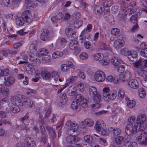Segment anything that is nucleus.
Returning <instances> with one entry per match:
<instances>
[{
	"label": "nucleus",
	"instance_id": "f257e3e1",
	"mask_svg": "<svg viewBox=\"0 0 147 147\" xmlns=\"http://www.w3.org/2000/svg\"><path fill=\"white\" fill-rule=\"evenodd\" d=\"M129 123L126 126L125 132L128 136L136 133L139 129L145 130L147 128V118L144 114L138 115L136 119L134 116L128 118Z\"/></svg>",
	"mask_w": 147,
	"mask_h": 147
},
{
	"label": "nucleus",
	"instance_id": "f03ea898",
	"mask_svg": "<svg viewBox=\"0 0 147 147\" xmlns=\"http://www.w3.org/2000/svg\"><path fill=\"white\" fill-rule=\"evenodd\" d=\"M140 131V135L137 137L136 140L139 144L142 145H147V133L145 130H141Z\"/></svg>",
	"mask_w": 147,
	"mask_h": 147
},
{
	"label": "nucleus",
	"instance_id": "7ed1b4c3",
	"mask_svg": "<svg viewBox=\"0 0 147 147\" xmlns=\"http://www.w3.org/2000/svg\"><path fill=\"white\" fill-rule=\"evenodd\" d=\"M92 99L95 103L91 105V107L94 109L100 108L102 105L100 104V102L102 100L100 95L99 93H97L92 97Z\"/></svg>",
	"mask_w": 147,
	"mask_h": 147
},
{
	"label": "nucleus",
	"instance_id": "20e7f679",
	"mask_svg": "<svg viewBox=\"0 0 147 147\" xmlns=\"http://www.w3.org/2000/svg\"><path fill=\"white\" fill-rule=\"evenodd\" d=\"M34 16H32L28 10H26L22 14V18L24 21L30 23L32 21Z\"/></svg>",
	"mask_w": 147,
	"mask_h": 147
},
{
	"label": "nucleus",
	"instance_id": "39448f33",
	"mask_svg": "<svg viewBox=\"0 0 147 147\" xmlns=\"http://www.w3.org/2000/svg\"><path fill=\"white\" fill-rule=\"evenodd\" d=\"M75 96L76 101L79 103L83 108H86L88 101L87 99H85L83 96L81 94H77Z\"/></svg>",
	"mask_w": 147,
	"mask_h": 147
},
{
	"label": "nucleus",
	"instance_id": "423d86ee",
	"mask_svg": "<svg viewBox=\"0 0 147 147\" xmlns=\"http://www.w3.org/2000/svg\"><path fill=\"white\" fill-rule=\"evenodd\" d=\"M106 76L105 73L100 70H98L95 73L94 78L98 82H101L104 81Z\"/></svg>",
	"mask_w": 147,
	"mask_h": 147
},
{
	"label": "nucleus",
	"instance_id": "0eeeda50",
	"mask_svg": "<svg viewBox=\"0 0 147 147\" xmlns=\"http://www.w3.org/2000/svg\"><path fill=\"white\" fill-rule=\"evenodd\" d=\"M65 125L67 128L71 129V131L79 134V132L76 130L78 127V125L76 123H73L70 121H68L66 123Z\"/></svg>",
	"mask_w": 147,
	"mask_h": 147
},
{
	"label": "nucleus",
	"instance_id": "6e6552de",
	"mask_svg": "<svg viewBox=\"0 0 147 147\" xmlns=\"http://www.w3.org/2000/svg\"><path fill=\"white\" fill-rule=\"evenodd\" d=\"M21 0H0L1 3V5L6 6L16 5Z\"/></svg>",
	"mask_w": 147,
	"mask_h": 147
},
{
	"label": "nucleus",
	"instance_id": "1a4fd4ad",
	"mask_svg": "<svg viewBox=\"0 0 147 147\" xmlns=\"http://www.w3.org/2000/svg\"><path fill=\"white\" fill-rule=\"evenodd\" d=\"M76 133L77 134H74L72 136H69L66 138V141L68 143L73 144L80 140V138L77 136L79 134L77 133Z\"/></svg>",
	"mask_w": 147,
	"mask_h": 147
},
{
	"label": "nucleus",
	"instance_id": "9d476101",
	"mask_svg": "<svg viewBox=\"0 0 147 147\" xmlns=\"http://www.w3.org/2000/svg\"><path fill=\"white\" fill-rule=\"evenodd\" d=\"M94 127L97 131H100L102 129L105 130L106 128V126L103 121L99 120L96 122Z\"/></svg>",
	"mask_w": 147,
	"mask_h": 147
},
{
	"label": "nucleus",
	"instance_id": "9b49d317",
	"mask_svg": "<svg viewBox=\"0 0 147 147\" xmlns=\"http://www.w3.org/2000/svg\"><path fill=\"white\" fill-rule=\"evenodd\" d=\"M119 76L121 81L124 82L129 80L131 77V74L129 71L126 70L123 74H121Z\"/></svg>",
	"mask_w": 147,
	"mask_h": 147
},
{
	"label": "nucleus",
	"instance_id": "f8f14e48",
	"mask_svg": "<svg viewBox=\"0 0 147 147\" xmlns=\"http://www.w3.org/2000/svg\"><path fill=\"white\" fill-rule=\"evenodd\" d=\"M10 100L13 105L19 106H22L23 105V102L18 97L16 96H11L10 98Z\"/></svg>",
	"mask_w": 147,
	"mask_h": 147
},
{
	"label": "nucleus",
	"instance_id": "ddd939ff",
	"mask_svg": "<svg viewBox=\"0 0 147 147\" xmlns=\"http://www.w3.org/2000/svg\"><path fill=\"white\" fill-rule=\"evenodd\" d=\"M25 144L28 147H34L36 145L34 139L30 137H27L24 140Z\"/></svg>",
	"mask_w": 147,
	"mask_h": 147
},
{
	"label": "nucleus",
	"instance_id": "4468645a",
	"mask_svg": "<svg viewBox=\"0 0 147 147\" xmlns=\"http://www.w3.org/2000/svg\"><path fill=\"white\" fill-rule=\"evenodd\" d=\"M63 17V15L61 12H59L55 16L53 17L51 20L55 24V26L57 27L58 26V24H57L59 21L61 20Z\"/></svg>",
	"mask_w": 147,
	"mask_h": 147
},
{
	"label": "nucleus",
	"instance_id": "2eb2a0df",
	"mask_svg": "<svg viewBox=\"0 0 147 147\" xmlns=\"http://www.w3.org/2000/svg\"><path fill=\"white\" fill-rule=\"evenodd\" d=\"M16 59L17 60H20L19 62L18 63L19 64L28 63V57L25 54L20 53V56L17 57Z\"/></svg>",
	"mask_w": 147,
	"mask_h": 147
},
{
	"label": "nucleus",
	"instance_id": "dca6fc26",
	"mask_svg": "<svg viewBox=\"0 0 147 147\" xmlns=\"http://www.w3.org/2000/svg\"><path fill=\"white\" fill-rule=\"evenodd\" d=\"M23 104L27 108H32L35 107L34 101L28 98H24Z\"/></svg>",
	"mask_w": 147,
	"mask_h": 147
},
{
	"label": "nucleus",
	"instance_id": "f3484780",
	"mask_svg": "<svg viewBox=\"0 0 147 147\" xmlns=\"http://www.w3.org/2000/svg\"><path fill=\"white\" fill-rule=\"evenodd\" d=\"M41 131L42 135L41 139V142L42 144L44 145L46 142L47 136V134L45 132V129L44 127L41 129Z\"/></svg>",
	"mask_w": 147,
	"mask_h": 147
},
{
	"label": "nucleus",
	"instance_id": "a211bd4d",
	"mask_svg": "<svg viewBox=\"0 0 147 147\" xmlns=\"http://www.w3.org/2000/svg\"><path fill=\"white\" fill-rule=\"evenodd\" d=\"M15 82L14 78L12 76L7 77L5 80V85L9 87L12 85Z\"/></svg>",
	"mask_w": 147,
	"mask_h": 147
},
{
	"label": "nucleus",
	"instance_id": "6ab92c4d",
	"mask_svg": "<svg viewBox=\"0 0 147 147\" xmlns=\"http://www.w3.org/2000/svg\"><path fill=\"white\" fill-rule=\"evenodd\" d=\"M65 33L68 37L76 38V32L73 31L71 28H67L66 29Z\"/></svg>",
	"mask_w": 147,
	"mask_h": 147
},
{
	"label": "nucleus",
	"instance_id": "aec40b11",
	"mask_svg": "<svg viewBox=\"0 0 147 147\" xmlns=\"http://www.w3.org/2000/svg\"><path fill=\"white\" fill-rule=\"evenodd\" d=\"M128 84L130 87L134 89L137 88L138 86V81L135 79H132L130 80L128 82Z\"/></svg>",
	"mask_w": 147,
	"mask_h": 147
},
{
	"label": "nucleus",
	"instance_id": "412c9836",
	"mask_svg": "<svg viewBox=\"0 0 147 147\" xmlns=\"http://www.w3.org/2000/svg\"><path fill=\"white\" fill-rule=\"evenodd\" d=\"M49 34V31L47 29H43L40 35V38L43 40H47L48 39Z\"/></svg>",
	"mask_w": 147,
	"mask_h": 147
},
{
	"label": "nucleus",
	"instance_id": "4be33fe9",
	"mask_svg": "<svg viewBox=\"0 0 147 147\" xmlns=\"http://www.w3.org/2000/svg\"><path fill=\"white\" fill-rule=\"evenodd\" d=\"M128 58L130 60L133 61L134 58H136L137 56L136 51H128L127 53Z\"/></svg>",
	"mask_w": 147,
	"mask_h": 147
},
{
	"label": "nucleus",
	"instance_id": "5701e85b",
	"mask_svg": "<svg viewBox=\"0 0 147 147\" xmlns=\"http://www.w3.org/2000/svg\"><path fill=\"white\" fill-rule=\"evenodd\" d=\"M26 71L28 74H33L35 70V68L33 65L28 64L26 66Z\"/></svg>",
	"mask_w": 147,
	"mask_h": 147
},
{
	"label": "nucleus",
	"instance_id": "b1692460",
	"mask_svg": "<svg viewBox=\"0 0 147 147\" xmlns=\"http://www.w3.org/2000/svg\"><path fill=\"white\" fill-rule=\"evenodd\" d=\"M117 92L115 91H111L108 95L107 98L105 99L106 100H113L115 99L117 96Z\"/></svg>",
	"mask_w": 147,
	"mask_h": 147
},
{
	"label": "nucleus",
	"instance_id": "393cba45",
	"mask_svg": "<svg viewBox=\"0 0 147 147\" xmlns=\"http://www.w3.org/2000/svg\"><path fill=\"white\" fill-rule=\"evenodd\" d=\"M105 9L104 7L98 5L96 6L94 9V12L98 15L101 14Z\"/></svg>",
	"mask_w": 147,
	"mask_h": 147
},
{
	"label": "nucleus",
	"instance_id": "a878e982",
	"mask_svg": "<svg viewBox=\"0 0 147 147\" xmlns=\"http://www.w3.org/2000/svg\"><path fill=\"white\" fill-rule=\"evenodd\" d=\"M78 46V41L75 40H72L70 42L69 47L71 50H74L77 49Z\"/></svg>",
	"mask_w": 147,
	"mask_h": 147
},
{
	"label": "nucleus",
	"instance_id": "bb28decb",
	"mask_svg": "<svg viewBox=\"0 0 147 147\" xmlns=\"http://www.w3.org/2000/svg\"><path fill=\"white\" fill-rule=\"evenodd\" d=\"M76 88L74 86H70L68 89L67 94L69 96H73L76 94Z\"/></svg>",
	"mask_w": 147,
	"mask_h": 147
},
{
	"label": "nucleus",
	"instance_id": "cd10ccee",
	"mask_svg": "<svg viewBox=\"0 0 147 147\" xmlns=\"http://www.w3.org/2000/svg\"><path fill=\"white\" fill-rule=\"evenodd\" d=\"M137 74L141 77L143 78L144 79L146 76V74L147 72L143 68H139L138 69L137 71Z\"/></svg>",
	"mask_w": 147,
	"mask_h": 147
},
{
	"label": "nucleus",
	"instance_id": "c85d7f7f",
	"mask_svg": "<svg viewBox=\"0 0 147 147\" xmlns=\"http://www.w3.org/2000/svg\"><path fill=\"white\" fill-rule=\"evenodd\" d=\"M40 74L41 76L44 79L49 80L51 78V73L47 71H42Z\"/></svg>",
	"mask_w": 147,
	"mask_h": 147
},
{
	"label": "nucleus",
	"instance_id": "c756f323",
	"mask_svg": "<svg viewBox=\"0 0 147 147\" xmlns=\"http://www.w3.org/2000/svg\"><path fill=\"white\" fill-rule=\"evenodd\" d=\"M122 62V60L116 57H113L111 60V63L115 66H118Z\"/></svg>",
	"mask_w": 147,
	"mask_h": 147
},
{
	"label": "nucleus",
	"instance_id": "7c9ffc66",
	"mask_svg": "<svg viewBox=\"0 0 147 147\" xmlns=\"http://www.w3.org/2000/svg\"><path fill=\"white\" fill-rule=\"evenodd\" d=\"M18 106L15 105H12L10 107V110L13 113H16L18 112L20 110Z\"/></svg>",
	"mask_w": 147,
	"mask_h": 147
},
{
	"label": "nucleus",
	"instance_id": "2f4dec72",
	"mask_svg": "<svg viewBox=\"0 0 147 147\" xmlns=\"http://www.w3.org/2000/svg\"><path fill=\"white\" fill-rule=\"evenodd\" d=\"M123 41L119 40H115L114 44V47L117 49L123 47Z\"/></svg>",
	"mask_w": 147,
	"mask_h": 147
},
{
	"label": "nucleus",
	"instance_id": "473e14b6",
	"mask_svg": "<svg viewBox=\"0 0 147 147\" xmlns=\"http://www.w3.org/2000/svg\"><path fill=\"white\" fill-rule=\"evenodd\" d=\"M93 57L96 61H100L103 59L104 55L101 53H96L94 55Z\"/></svg>",
	"mask_w": 147,
	"mask_h": 147
},
{
	"label": "nucleus",
	"instance_id": "72a5a7b5",
	"mask_svg": "<svg viewBox=\"0 0 147 147\" xmlns=\"http://www.w3.org/2000/svg\"><path fill=\"white\" fill-rule=\"evenodd\" d=\"M25 3L30 7H35L37 5L36 1L32 0H25Z\"/></svg>",
	"mask_w": 147,
	"mask_h": 147
},
{
	"label": "nucleus",
	"instance_id": "f704fd0d",
	"mask_svg": "<svg viewBox=\"0 0 147 147\" xmlns=\"http://www.w3.org/2000/svg\"><path fill=\"white\" fill-rule=\"evenodd\" d=\"M97 90L93 86H91L89 88V94L92 97L97 94Z\"/></svg>",
	"mask_w": 147,
	"mask_h": 147
},
{
	"label": "nucleus",
	"instance_id": "c9c22d12",
	"mask_svg": "<svg viewBox=\"0 0 147 147\" xmlns=\"http://www.w3.org/2000/svg\"><path fill=\"white\" fill-rule=\"evenodd\" d=\"M80 104L76 101H73L71 105V108L73 109L79 110L80 108Z\"/></svg>",
	"mask_w": 147,
	"mask_h": 147
},
{
	"label": "nucleus",
	"instance_id": "e433bc0d",
	"mask_svg": "<svg viewBox=\"0 0 147 147\" xmlns=\"http://www.w3.org/2000/svg\"><path fill=\"white\" fill-rule=\"evenodd\" d=\"M103 96L104 99L107 98V97L111 91L110 90L109 88L108 87H105L103 89Z\"/></svg>",
	"mask_w": 147,
	"mask_h": 147
},
{
	"label": "nucleus",
	"instance_id": "4c0bfd02",
	"mask_svg": "<svg viewBox=\"0 0 147 147\" xmlns=\"http://www.w3.org/2000/svg\"><path fill=\"white\" fill-rule=\"evenodd\" d=\"M48 53V51L47 50L45 49H42L37 52V55L39 57L44 56V55L47 54Z\"/></svg>",
	"mask_w": 147,
	"mask_h": 147
},
{
	"label": "nucleus",
	"instance_id": "58836bf2",
	"mask_svg": "<svg viewBox=\"0 0 147 147\" xmlns=\"http://www.w3.org/2000/svg\"><path fill=\"white\" fill-rule=\"evenodd\" d=\"M46 129L48 131L49 133L53 136L55 137L56 136L55 131L53 128L48 125L46 127Z\"/></svg>",
	"mask_w": 147,
	"mask_h": 147
},
{
	"label": "nucleus",
	"instance_id": "ea45409f",
	"mask_svg": "<svg viewBox=\"0 0 147 147\" xmlns=\"http://www.w3.org/2000/svg\"><path fill=\"white\" fill-rule=\"evenodd\" d=\"M146 91L143 88L139 89L138 92V94L140 98H144L146 95Z\"/></svg>",
	"mask_w": 147,
	"mask_h": 147
},
{
	"label": "nucleus",
	"instance_id": "a19ab883",
	"mask_svg": "<svg viewBox=\"0 0 147 147\" xmlns=\"http://www.w3.org/2000/svg\"><path fill=\"white\" fill-rule=\"evenodd\" d=\"M84 140L86 142L91 144L93 142V139L92 136L90 135H87L84 137Z\"/></svg>",
	"mask_w": 147,
	"mask_h": 147
},
{
	"label": "nucleus",
	"instance_id": "79ce46f5",
	"mask_svg": "<svg viewBox=\"0 0 147 147\" xmlns=\"http://www.w3.org/2000/svg\"><path fill=\"white\" fill-rule=\"evenodd\" d=\"M122 147H137V144L135 142L131 143L128 142L125 143Z\"/></svg>",
	"mask_w": 147,
	"mask_h": 147
},
{
	"label": "nucleus",
	"instance_id": "37998d69",
	"mask_svg": "<svg viewBox=\"0 0 147 147\" xmlns=\"http://www.w3.org/2000/svg\"><path fill=\"white\" fill-rule=\"evenodd\" d=\"M84 123L85 125L88 127L92 126L94 124L93 121L92 120L89 119H87L85 120L84 121Z\"/></svg>",
	"mask_w": 147,
	"mask_h": 147
},
{
	"label": "nucleus",
	"instance_id": "c03bdc74",
	"mask_svg": "<svg viewBox=\"0 0 147 147\" xmlns=\"http://www.w3.org/2000/svg\"><path fill=\"white\" fill-rule=\"evenodd\" d=\"M42 61L43 62L48 63L51 61V57L47 54L44 55L42 57Z\"/></svg>",
	"mask_w": 147,
	"mask_h": 147
},
{
	"label": "nucleus",
	"instance_id": "a18cd8bd",
	"mask_svg": "<svg viewBox=\"0 0 147 147\" xmlns=\"http://www.w3.org/2000/svg\"><path fill=\"white\" fill-rule=\"evenodd\" d=\"M88 54L85 52L81 53L79 55V58L82 60H85L88 59Z\"/></svg>",
	"mask_w": 147,
	"mask_h": 147
},
{
	"label": "nucleus",
	"instance_id": "49530a36",
	"mask_svg": "<svg viewBox=\"0 0 147 147\" xmlns=\"http://www.w3.org/2000/svg\"><path fill=\"white\" fill-rule=\"evenodd\" d=\"M124 140L125 139L123 137L120 136L116 137L115 139V141L121 145L122 143L125 141Z\"/></svg>",
	"mask_w": 147,
	"mask_h": 147
},
{
	"label": "nucleus",
	"instance_id": "de8ad7c7",
	"mask_svg": "<svg viewBox=\"0 0 147 147\" xmlns=\"http://www.w3.org/2000/svg\"><path fill=\"white\" fill-rule=\"evenodd\" d=\"M63 55V53L61 52L56 51L52 54V57L53 58L56 59L62 56Z\"/></svg>",
	"mask_w": 147,
	"mask_h": 147
},
{
	"label": "nucleus",
	"instance_id": "09e8293b",
	"mask_svg": "<svg viewBox=\"0 0 147 147\" xmlns=\"http://www.w3.org/2000/svg\"><path fill=\"white\" fill-rule=\"evenodd\" d=\"M136 104L135 101L133 100H129L127 102V105L128 107L130 109L134 107L135 106Z\"/></svg>",
	"mask_w": 147,
	"mask_h": 147
},
{
	"label": "nucleus",
	"instance_id": "8fccbe9b",
	"mask_svg": "<svg viewBox=\"0 0 147 147\" xmlns=\"http://www.w3.org/2000/svg\"><path fill=\"white\" fill-rule=\"evenodd\" d=\"M77 78L78 77L77 76H76L72 74L71 76L66 80L67 83H67L68 84V83H70L76 80Z\"/></svg>",
	"mask_w": 147,
	"mask_h": 147
},
{
	"label": "nucleus",
	"instance_id": "3c124183",
	"mask_svg": "<svg viewBox=\"0 0 147 147\" xmlns=\"http://www.w3.org/2000/svg\"><path fill=\"white\" fill-rule=\"evenodd\" d=\"M30 60L31 61L32 65L35 66L38 65H39L40 63V60L38 59H34L33 57H31L30 58Z\"/></svg>",
	"mask_w": 147,
	"mask_h": 147
},
{
	"label": "nucleus",
	"instance_id": "603ef678",
	"mask_svg": "<svg viewBox=\"0 0 147 147\" xmlns=\"http://www.w3.org/2000/svg\"><path fill=\"white\" fill-rule=\"evenodd\" d=\"M68 100L67 96L65 94H63L61 98V103L63 105L65 104Z\"/></svg>",
	"mask_w": 147,
	"mask_h": 147
},
{
	"label": "nucleus",
	"instance_id": "864d4df0",
	"mask_svg": "<svg viewBox=\"0 0 147 147\" xmlns=\"http://www.w3.org/2000/svg\"><path fill=\"white\" fill-rule=\"evenodd\" d=\"M61 69L63 71L67 72L70 69L69 67L67 66L65 64H62L61 67Z\"/></svg>",
	"mask_w": 147,
	"mask_h": 147
},
{
	"label": "nucleus",
	"instance_id": "5fc2aeb1",
	"mask_svg": "<svg viewBox=\"0 0 147 147\" xmlns=\"http://www.w3.org/2000/svg\"><path fill=\"white\" fill-rule=\"evenodd\" d=\"M120 30L117 28H112L111 29V34L112 35L116 36L118 35L119 32Z\"/></svg>",
	"mask_w": 147,
	"mask_h": 147
},
{
	"label": "nucleus",
	"instance_id": "6e6d98bb",
	"mask_svg": "<svg viewBox=\"0 0 147 147\" xmlns=\"http://www.w3.org/2000/svg\"><path fill=\"white\" fill-rule=\"evenodd\" d=\"M9 74V70L7 69H5L1 70V76H7Z\"/></svg>",
	"mask_w": 147,
	"mask_h": 147
},
{
	"label": "nucleus",
	"instance_id": "4d7b16f0",
	"mask_svg": "<svg viewBox=\"0 0 147 147\" xmlns=\"http://www.w3.org/2000/svg\"><path fill=\"white\" fill-rule=\"evenodd\" d=\"M125 96V93L123 90L122 88H120L118 92V96L122 98H123Z\"/></svg>",
	"mask_w": 147,
	"mask_h": 147
},
{
	"label": "nucleus",
	"instance_id": "13d9d810",
	"mask_svg": "<svg viewBox=\"0 0 147 147\" xmlns=\"http://www.w3.org/2000/svg\"><path fill=\"white\" fill-rule=\"evenodd\" d=\"M88 36H86V35H85V36H80V41L81 43H82L83 42H84L86 40V38H87L88 39H89L90 38L91 35L90 34H88Z\"/></svg>",
	"mask_w": 147,
	"mask_h": 147
},
{
	"label": "nucleus",
	"instance_id": "bf43d9fd",
	"mask_svg": "<svg viewBox=\"0 0 147 147\" xmlns=\"http://www.w3.org/2000/svg\"><path fill=\"white\" fill-rule=\"evenodd\" d=\"M37 44V42L36 41H33L30 47V49L31 50H36V46Z\"/></svg>",
	"mask_w": 147,
	"mask_h": 147
},
{
	"label": "nucleus",
	"instance_id": "052dcab7",
	"mask_svg": "<svg viewBox=\"0 0 147 147\" xmlns=\"http://www.w3.org/2000/svg\"><path fill=\"white\" fill-rule=\"evenodd\" d=\"M125 69V66L123 65H121L117 67V72L122 73L124 72Z\"/></svg>",
	"mask_w": 147,
	"mask_h": 147
},
{
	"label": "nucleus",
	"instance_id": "680f3d73",
	"mask_svg": "<svg viewBox=\"0 0 147 147\" xmlns=\"http://www.w3.org/2000/svg\"><path fill=\"white\" fill-rule=\"evenodd\" d=\"M137 17L136 15H132L130 18V21L132 23H137Z\"/></svg>",
	"mask_w": 147,
	"mask_h": 147
},
{
	"label": "nucleus",
	"instance_id": "e2e57ef3",
	"mask_svg": "<svg viewBox=\"0 0 147 147\" xmlns=\"http://www.w3.org/2000/svg\"><path fill=\"white\" fill-rule=\"evenodd\" d=\"M121 132V131L119 128L116 127L114 128L113 133L114 135L117 136L119 135Z\"/></svg>",
	"mask_w": 147,
	"mask_h": 147
},
{
	"label": "nucleus",
	"instance_id": "0e129e2a",
	"mask_svg": "<svg viewBox=\"0 0 147 147\" xmlns=\"http://www.w3.org/2000/svg\"><path fill=\"white\" fill-rule=\"evenodd\" d=\"M138 29V24L136 23L134 25L132 28L129 30V32H134L137 31Z\"/></svg>",
	"mask_w": 147,
	"mask_h": 147
},
{
	"label": "nucleus",
	"instance_id": "69168bd1",
	"mask_svg": "<svg viewBox=\"0 0 147 147\" xmlns=\"http://www.w3.org/2000/svg\"><path fill=\"white\" fill-rule=\"evenodd\" d=\"M140 55L143 57H147V48L142 49L140 52Z\"/></svg>",
	"mask_w": 147,
	"mask_h": 147
},
{
	"label": "nucleus",
	"instance_id": "338daca9",
	"mask_svg": "<svg viewBox=\"0 0 147 147\" xmlns=\"http://www.w3.org/2000/svg\"><path fill=\"white\" fill-rule=\"evenodd\" d=\"M16 24L17 25L21 26L24 24L23 21L21 18H18L16 19Z\"/></svg>",
	"mask_w": 147,
	"mask_h": 147
},
{
	"label": "nucleus",
	"instance_id": "774afa93",
	"mask_svg": "<svg viewBox=\"0 0 147 147\" xmlns=\"http://www.w3.org/2000/svg\"><path fill=\"white\" fill-rule=\"evenodd\" d=\"M84 86L83 84H80L79 85L77 86L76 89H77L81 92H82L84 91Z\"/></svg>",
	"mask_w": 147,
	"mask_h": 147
}]
</instances>
